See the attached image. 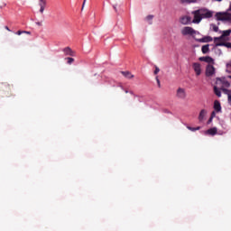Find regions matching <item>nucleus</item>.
<instances>
[{"label": "nucleus", "instance_id": "nucleus-12", "mask_svg": "<svg viewBox=\"0 0 231 231\" xmlns=\"http://www.w3.org/2000/svg\"><path fill=\"white\" fill-rule=\"evenodd\" d=\"M207 134H209L210 136H216V134H217V128L216 127H213V128H210L208 130H207Z\"/></svg>", "mask_w": 231, "mask_h": 231}, {"label": "nucleus", "instance_id": "nucleus-8", "mask_svg": "<svg viewBox=\"0 0 231 231\" xmlns=\"http://www.w3.org/2000/svg\"><path fill=\"white\" fill-rule=\"evenodd\" d=\"M199 60H200V62H207L209 65L214 64V59L210 56L200 57L199 58Z\"/></svg>", "mask_w": 231, "mask_h": 231}, {"label": "nucleus", "instance_id": "nucleus-21", "mask_svg": "<svg viewBox=\"0 0 231 231\" xmlns=\"http://www.w3.org/2000/svg\"><path fill=\"white\" fill-rule=\"evenodd\" d=\"M187 129H189V131H199L201 127L198 126L197 128H194L192 126H187Z\"/></svg>", "mask_w": 231, "mask_h": 231}, {"label": "nucleus", "instance_id": "nucleus-35", "mask_svg": "<svg viewBox=\"0 0 231 231\" xmlns=\"http://www.w3.org/2000/svg\"><path fill=\"white\" fill-rule=\"evenodd\" d=\"M5 30H7V32H11L10 28H8V26H5Z\"/></svg>", "mask_w": 231, "mask_h": 231}, {"label": "nucleus", "instance_id": "nucleus-5", "mask_svg": "<svg viewBox=\"0 0 231 231\" xmlns=\"http://www.w3.org/2000/svg\"><path fill=\"white\" fill-rule=\"evenodd\" d=\"M196 33H198V32L192 27L187 26V27H184L181 29L182 35H196Z\"/></svg>", "mask_w": 231, "mask_h": 231}, {"label": "nucleus", "instance_id": "nucleus-29", "mask_svg": "<svg viewBox=\"0 0 231 231\" xmlns=\"http://www.w3.org/2000/svg\"><path fill=\"white\" fill-rule=\"evenodd\" d=\"M23 33H24V32L18 31V32H16V35H22Z\"/></svg>", "mask_w": 231, "mask_h": 231}, {"label": "nucleus", "instance_id": "nucleus-19", "mask_svg": "<svg viewBox=\"0 0 231 231\" xmlns=\"http://www.w3.org/2000/svg\"><path fill=\"white\" fill-rule=\"evenodd\" d=\"M197 2H198V0H180V3L182 5H185V4L189 5L190 3H197Z\"/></svg>", "mask_w": 231, "mask_h": 231}, {"label": "nucleus", "instance_id": "nucleus-20", "mask_svg": "<svg viewBox=\"0 0 231 231\" xmlns=\"http://www.w3.org/2000/svg\"><path fill=\"white\" fill-rule=\"evenodd\" d=\"M214 93L217 97H221V90L217 88V87H214Z\"/></svg>", "mask_w": 231, "mask_h": 231}, {"label": "nucleus", "instance_id": "nucleus-33", "mask_svg": "<svg viewBox=\"0 0 231 231\" xmlns=\"http://www.w3.org/2000/svg\"><path fill=\"white\" fill-rule=\"evenodd\" d=\"M213 119H214V118L210 117V118L208 119V124H210V122H212Z\"/></svg>", "mask_w": 231, "mask_h": 231}, {"label": "nucleus", "instance_id": "nucleus-25", "mask_svg": "<svg viewBox=\"0 0 231 231\" xmlns=\"http://www.w3.org/2000/svg\"><path fill=\"white\" fill-rule=\"evenodd\" d=\"M223 85H224L226 88H230V82H228V81H224V82H223Z\"/></svg>", "mask_w": 231, "mask_h": 231}, {"label": "nucleus", "instance_id": "nucleus-9", "mask_svg": "<svg viewBox=\"0 0 231 231\" xmlns=\"http://www.w3.org/2000/svg\"><path fill=\"white\" fill-rule=\"evenodd\" d=\"M192 23V18L190 16H182L180 18L181 24H190Z\"/></svg>", "mask_w": 231, "mask_h": 231}, {"label": "nucleus", "instance_id": "nucleus-18", "mask_svg": "<svg viewBox=\"0 0 231 231\" xmlns=\"http://www.w3.org/2000/svg\"><path fill=\"white\" fill-rule=\"evenodd\" d=\"M209 45L208 44H207V45H204V46H202V48H201V51H202V53H204V54H206L208 51H209Z\"/></svg>", "mask_w": 231, "mask_h": 231}, {"label": "nucleus", "instance_id": "nucleus-39", "mask_svg": "<svg viewBox=\"0 0 231 231\" xmlns=\"http://www.w3.org/2000/svg\"><path fill=\"white\" fill-rule=\"evenodd\" d=\"M125 93H129V91H128V90H125Z\"/></svg>", "mask_w": 231, "mask_h": 231}, {"label": "nucleus", "instance_id": "nucleus-32", "mask_svg": "<svg viewBox=\"0 0 231 231\" xmlns=\"http://www.w3.org/2000/svg\"><path fill=\"white\" fill-rule=\"evenodd\" d=\"M36 24H37L38 26H42V23L41 22H37Z\"/></svg>", "mask_w": 231, "mask_h": 231}, {"label": "nucleus", "instance_id": "nucleus-37", "mask_svg": "<svg viewBox=\"0 0 231 231\" xmlns=\"http://www.w3.org/2000/svg\"><path fill=\"white\" fill-rule=\"evenodd\" d=\"M23 33H27V34H29V33H30V32L23 31Z\"/></svg>", "mask_w": 231, "mask_h": 231}, {"label": "nucleus", "instance_id": "nucleus-6", "mask_svg": "<svg viewBox=\"0 0 231 231\" xmlns=\"http://www.w3.org/2000/svg\"><path fill=\"white\" fill-rule=\"evenodd\" d=\"M216 73V68L213 65L208 64L206 68V77H212Z\"/></svg>", "mask_w": 231, "mask_h": 231}, {"label": "nucleus", "instance_id": "nucleus-15", "mask_svg": "<svg viewBox=\"0 0 231 231\" xmlns=\"http://www.w3.org/2000/svg\"><path fill=\"white\" fill-rule=\"evenodd\" d=\"M214 109L215 111H217V113H219V111H221V103H219V101L216 100L214 102Z\"/></svg>", "mask_w": 231, "mask_h": 231}, {"label": "nucleus", "instance_id": "nucleus-27", "mask_svg": "<svg viewBox=\"0 0 231 231\" xmlns=\"http://www.w3.org/2000/svg\"><path fill=\"white\" fill-rule=\"evenodd\" d=\"M152 17H153V16L150 14V15H148V16L146 17V19H147V21H152Z\"/></svg>", "mask_w": 231, "mask_h": 231}, {"label": "nucleus", "instance_id": "nucleus-14", "mask_svg": "<svg viewBox=\"0 0 231 231\" xmlns=\"http://www.w3.org/2000/svg\"><path fill=\"white\" fill-rule=\"evenodd\" d=\"M198 41H199V42H212V37L205 36L201 39H199Z\"/></svg>", "mask_w": 231, "mask_h": 231}, {"label": "nucleus", "instance_id": "nucleus-11", "mask_svg": "<svg viewBox=\"0 0 231 231\" xmlns=\"http://www.w3.org/2000/svg\"><path fill=\"white\" fill-rule=\"evenodd\" d=\"M63 52L65 55H69L70 57H75V51L71 50L69 47H66L63 49Z\"/></svg>", "mask_w": 231, "mask_h": 231}, {"label": "nucleus", "instance_id": "nucleus-41", "mask_svg": "<svg viewBox=\"0 0 231 231\" xmlns=\"http://www.w3.org/2000/svg\"><path fill=\"white\" fill-rule=\"evenodd\" d=\"M229 79H231V75L229 76Z\"/></svg>", "mask_w": 231, "mask_h": 231}, {"label": "nucleus", "instance_id": "nucleus-1", "mask_svg": "<svg viewBox=\"0 0 231 231\" xmlns=\"http://www.w3.org/2000/svg\"><path fill=\"white\" fill-rule=\"evenodd\" d=\"M191 14L193 15L191 23L194 24H199L203 19H210L214 15V12L201 8L191 12Z\"/></svg>", "mask_w": 231, "mask_h": 231}, {"label": "nucleus", "instance_id": "nucleus-40", "mask_svg": "<svg viewBox=\"0 0 231 231\" xmlns=\"http://www.w3.org/2000/svg\"><path fill=\"white\" fill-rule=\"evenodd\" d=\"M87 0H84L83 3H86Z\"/></svg>", "mask_w": 231, "mask_h": 231}, {"label": "nucleus", "instance_id": "nucleus-30", "mask_svg": "<svg viewBox=\"0 0 231 231\" xmlns=\"http://www.w3.org/2000/svg\"><path fill=\"white\" fill-rule=\"evenodd\" d=\"M227 100H228V102H231V94L227 95Z\"/></svg>", "mask_w": 231, "mask_h": 231}, {"label": "nucleus", "instance_id": "nucleus-31", "mask_svg": "<svg viewBox=\"0 0 231 231\" xmlns=\"http://www.w3.org/2000/svg\"><path fill=\"white\" fill-rule=\"evenodd\" d=\"M156 80H157V84H158V86L160 88L161 84H160V79H158V77H156Z\"/></svg>", "mask_w": 231, "mask_h": 231}, {"label": "nucleus", "instance_id": "nucleus-26", "mask_svg": "<svg viewBox=\"0 0 231 231\" xmlns=\"http://www.w3.org/2000/svg\"><path fill=\"white\" fill-rule=\"evenodd\" d=\"M219 27H217V25H213V31L214 32H218Z\"/></svg>", "mask_w": 231, "mask_h": 231}, {"label": "nucleus", "instance_id": "nucleus-28", "mask_svg": "<svg viewBox=\"0 0 231 231\" xmlns=\"http://www.w3.org/2000/svg\"><path fill=\"white\" fill-rule=\"evenodd\" d=\"M211 118H215L216 117V112L215 111H213L212 113H211V116H210Z\"/></svg>", "mask_w": 231, "mask_h": 231}, {"label": "nucleus", "instance_id": "nucleus-16", "mask_svg": "<svg viewBox=\"0 0 231 231\" xmlns=\"http://www.w3.org/2000/svg\"><path fill=\"white\" fill-rule=\"evenodd\" d=\"M207 115V110L205 109H202L200 112H199V122H203V119L205 118Z\"/></svg>", "mask_w": 231, "mask_h": 231}, {"label": "nucleus", "instance_id": "nucleus-38", "mask_svg": "<svg viewBox=\"0 0 231 231\" xmlns=\"http://www.w3.org/2000/svg\"><path fill=\"white\" fill-rule=\"evenodd\" d=\"M130 95H134V93L133 91H130Z\"/></svg>", "mask_w": 231, "mask_h": 231}, {"label": "nucleus", "instance_id": "nucleus-3", "mask_svg": "<svg viewBox=\"0 0 231 231\" xmlns=\"http://www.w3.org/2000/svg\"><path fill=\"white\" fill-rule=\"evenodd\" d=\"M231 30H226L222 32V35L220 37H215L214 42H219V41H228L226 37H230Z\"/></svg>", "mask_w": 231, "mask_h": 231}, {"label": "nucleus", "instance_id": "nucleus-7", "mask_svg": "<svg viewBox=\"0 0 231 231\" xmlns=\"http://www.w3.org/2000/svg\"><path fill=\"white\" fill-rule=\"evenodd\" d=\"M192 68H193L197 77H199V75H201V64L199 62H194L192 64Z\"/></svg>", "mask_w": 231, "mask_h": 231}, {"label": "nucleus", "instance_id": "nucleus-13", "mask_svg": "<svg viewBox=\"0 0 231 231\" xmlns=\"http://www.w3.org/2000/svg\"><path fill=\"white\" fill-rule=\"evenodd\" d=\"M215 46H225L226 48H231V42H215Z\"/></svg>", "mask_w": 231, "mask_h": 231}, {"label": "nucleus", "instance_id": "nucleus-4", "mask_svg": "<svg viewBox=\"0 0 231 231\" xmlns=\"http://www.w3.org/2000/svg\"><path fill=\"white\" fill-rule=\"evenodd\" d=\"M176 97L180 100H185L187 98V91L183 88H179L176 91Z\"/></svg>", "mask_w": 231, "mask_h": 231}, {"label": "nucleus", "instance_id": "nucleus-17", "mask_svg": "<svg viewBox=\"0 0 231 231\" xmlns=\"http://www.w3.org/2000/svg\"><path fill=\"white\" fill-rule=\"evenodd\" d=\"M125 79H134V75H133L130 71H122L121 72Z\"/></svg>", "mask_w": 231, "mask_h": 231}, {"label": "nucleus", "instance_id": "nucleus-23", "mask_svg": "<svg viewBox=\"0 0 231 231\" xmlns=\"http://www.w3.org/2000/svg\"><path fill=\"white\" fill-rule=\"evenodd\" d=\"M223 93H225L226 95L228 96V94H231L230 90L226 89V88H222Z\"/></svg>", "mask_w": 231, "mask_h": 231}, {"label": "nucleus", "instance_id": "nucleus-34", "mask_svg": "<svg viewBox=\"0 0 231 231\" xmlns=\"http://www.w3.org/2000/svg\"><path fill=\"white\" fill-rule=\"evenodd\" d=\"M84 6H86V3L83 2V5H82V7H81V10H84Z\"/></svg>", "mask_w": 231, "mask_h": 231}, {"label": "nucleus", "instance_id": "nucleus-24", "mask_svg": "<svg viewBox=\"0 0 231 231\" xmlns=\"http://www.w3.org/2000/svg\"><path fill=\"white\" fill-rule=\"evenodd\" d=\"M154 75H158L160 73V68L155 66Z\"/></svg>", "mask_w": 231, "mask_h": 231}, {"label": "nucleus", "instance_id": "nucleus-22", "mask_svg": "<svg viewBox=\"0 0 231 231\" xmlns=\"http://www.w3.org/2000/svg\"><path fill=\"white\" fill-rule=\"evenodd\" d=\"M67 59V64H73L75 62V59L73 58H66Z\"/></svg>", "mask_w": 231, "mask_h": 231}, {"label": "nucleus", "instance_id": "nucleus-2", "mask_svg": "<svg viewBox=\"0 0 231 231\" xmlns=\"http://www.w3.org/2000/svg\"><path fill=\"white\" fill-rule=\"evenodd\" d=\"M217 21H228L231 23V14L230 13H217Z\"/></svg>", "mask_w": 231, "mask_h": 231}, {"label": "nucleus", "instance_id": "nucleus-10", "mask_svg": "<svg viewBox=\"0 0 231 231\" xmlns=\"http://www.w3.org/2000/svg\"><path fill=\"white\" fill-rule=\"evenodd\" d=\"M40 14H44V8H46V0H39Z\"/></svg>", "mask_w": 231, "mask_h": 231}, {"label": "nucleus", "instance_id": "nucleus-36", "mask_svg": "<svg viewBox=\"0 0 231 231\" xmlns=\"http://www.w3.org/2000/svg\"><path fill=\"white\" fill-rule=\"evenodd\" d=\"M113 8H114V10H115L116 12H117V11H116V5H114Z\"/></svg>", "mask_w": 231, "mask_h": 231}]
</instances>
